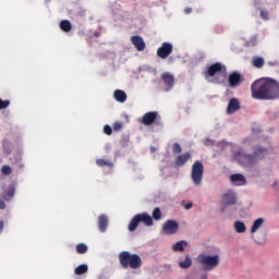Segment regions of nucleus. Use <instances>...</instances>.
I'll return each mask as SVG.
<instances>
[{
    "label": "nucleus",
    "mask_w": 279,
    "mask_h": 279,
    "mask_svg": "<svg viewBox=\"0 0 279 279\" xmlns=\"http://www.w3.org/2000/svg\"><path fill=\"white\" fill-rule=\"evenodd\" d=\"M253 99L274 101L279 99V82L274 78H258L251 85Z\"/></svg>",
    "instance_id": "nucleus-1"
},
{
    "label": "nucleus",
    "mask_w": 279,
    "mask_h": 279,
    "mask_svg": "<svg viewBox=\"0 0 279 279\" xmlns=\"http://www.w3.org/2000/svg\"><path fill=\"white\" fill-rule=\"evenodd\" d=\"M267 156V148L257 146L253 148V154H245L242 150H238L234 154L235 160L241 165L242 167H254L257 162H260L263 158Z\"/></svg>",
    "instance_id": "nucleus-2"
},
{
    "label": "nucleus",
    "mask_w": 279,
    "mask_h": 279,
    "mask_svg": "<svg viewBox=\"0 0 279 279\" xmlns=\"http://www.w3.org/2000/svg\"><path fill=\"white\" fill-rule=\"evenodd\" d=\"M118 258L123 269H128L129 267L131 269H141V266L143 265V259H141V256L137 254H131L128 251L121 252L118 255Z\"/></svg>",
    "instance_id": "nucleus-3"
},
{
    "label": "nucleus",
    "mask_w": 279,
    "mask_h": 279,
    "mask_svg": "<svg viewBox=\"0 0 279 279\" xmlns=\"http://www.w3.org/2000/svg\"><path fill=\"white\" fill-rule=\"evenodd\" d=\"M191 180L195 186L202 184V180H204V163L201 160H196L192 165Z\"/></svg>",
    "instance_id": "nucleus-4"
},
{
    "label": "nucleus",
    "mask_w": 279,
    "mask_h": 279,
    "mask_svg": "<svg viewBox=\"0 0 279 279\" xmlns=\"http://www.w3.org/2000/svg\"><path fill=\"white\" fill-rule=\"evenodd\" d=\"M198 260L204 266L205 271H213L219 265V255H201Z\"/></svg>",
    "instance_id": "nucleus-5"
},
{
    "label": "nucleus",
    "mask_w": 279,
    "mask_h": 279,
    "mask_svg": "<svg viewBox=\"0 0 279 279\" xmlns=\"http://www.w3.org/2000/svg\"><path fill=\"white\" fill-rule=\"evenodd\" d=\"M228 73V68L221 62L213 63L207 68V71L204 72V77L208 80V77H215V75H226Z\"/></svg>",
    "instance_id": "nucleus-6"
},
{
    "label": "nucleus",
    "mask_w": 279,
    "mask_h": 279,
    "mask_svg": "<svg viewBox=\"0 0 279 279\" xmlns=\"http://www.w3.org/2000/svg\"><path fill=\"white\" fill-rule=\"evenodd\" d=\"M143 125H154L155 123H160V114L158 111H148L140 121Z\"/></svg>",
    "instance_id": "nucleus-7"
},
{
    "label": "nucleus",
    "mask_w": 279,
    "mask_h": 279,
    "mask_svg": "<svg viewBox=\"0 0 279 279\" xmlns=\"http://www.w3.org/2000/svg\"><path fill=\"white\" fill-rule=\"evenodd\" d=\"M173 51V45L169 43H163L161 47L158 48L157 50V56L158 58H161V60H165L171 56Z\"/></svg>",
    "instance_id": "nucleus-8"
},
{
    "label": "nucleus",
    "mask_w": 279,
    "mask_h": 279,
    "mask_svg": "<svg viewBox=\"0 0 279 279\" xmlns=\"http://www.w3.org/2000/svg\"><path fill=\"white\" fill-rule=\"evenodd\" d=\"M221 202L223 206H234V204H236V193L232 190L227 191L222 195Z\"/></svg>",
    "instance_id": "nucleus-9"
},
{
    "label": "nucleus",
    "mask_w": 279,
    "mask_h": 279,
    "mask_svg": "<svg viewBox=\"0 0 279 279\" xmlns=\"http://www.w3.org/2000/svg\"><path fill=\"white\" fill-rule=\"evenodd\" d=\"M242 82H243V75H241V73L233 72L229 74V86H231V88H236V86H240Z\"/></svg>",
    "instance_id": "nucleus-10"
},
{
    "label": "nucleus",
    "mask_w": 279,
    "mask_h": 279,
    "mask_svg": "<svg viewBox=\"0 0 279 279\" xmlns=\"http://www.w3.org/2000/svg\"><path fill=\"white\" fill-rule=\"evenodd\" d=\"M236 110H241V102L236 98H231L227 107V114H234Z\"/></svg>",
    "instance_id": "nucleus-11"
},
{
    "label": "nucleus",
    "mask_w": 279,
    "mask_h": 279,
    "mask_svg": "<svg viewBox=\"0 0 279 279\" xmlns=\"http://www.w3.org/2000/svg\"><path fill=\"white\" fill-rule=\"evenodd\" d=\"M131 43L135 46V49L137 51H145V40L143 39V37L138 35L132 36Z\"/></svg>",
    "instance_id": "nucleus-12"
},
{
    "label": "nucleus",
    "mask_w": 279,
    "mask_h": 279,
    "mask_svg": "<svg viewBox=\"0 0 279 279\" xmlns=\"http://www.w3.org/2000/svg\"><path fill=\"white\" fill-rule=\"evenodd\" d=\"M161 80L163 84L167 86L166 90H171V88H173V82H175L173 74L166 72L161 75Z\"/></svg>",
    "instance_id": "nucleus-13"
},
{
    "label": "nucleus",
    "mask_w": 279,
    "mask_h": 279,
    "mask_svg": "<svg viewBox=\"0 0 279 279\" xmlns=\"http://www.w3.org/2000/svg\"><path fill=\"white\" fill-rule=\"evenodd\" d=\"M137 217L140 219V223H144V226L151 227L154 226V218L147 214V213H142L137 214Z\"/></svg>",
    "instance_id": "nucleus-14"
},
{
    "label": "nucleus",
    "mask_w": 279,
    "mask_h": 279,
    "mask_svg": "<svg viewBox=\"0 0 279 279\" xmlns=\"http://www.w3.org/2000/svg\"><path fill=\"white\" fill-rule=\"evenodd\" d=\"M162 231L166 234H175V220H167L162 226Z\"/></svg>",
    "instance_id": "nucleus-15"
},
{
    "label": "nucleus",
    "mask_w": 279,
    "mask_h": 279,
    "mask_svg": "<svg viewBox=\"0 0 279 279\" xmlns=\"http://www.w3.org/2000/svg\"><path fill=\"white\" fill-rule=\"evenodd\" d=\"M191 153H184L182 155L177 156L175 158V167H184L189 160H191Z\"/></svg>",
    "instance_id": "nucleus-16"
},
{
    "label": "nucleus",
    "mask_w": 279,
    "mask_h": 279,
    "mask_svg": "<svg viewBox=\"0 0 279 279\" xmlns=\"http://www.w3.org/2000/svg\"><path fill=\"white\" fill-rule=\"evenodd\" d=\"M98 230L99 232H106L108 230V216L100 215L98 217Z\"/></svg>",
    "instance_id": "nucleus-17"
},
{
    "label": "nucleus",
    "mask_w": 279,
    "mask_h": 279,
    "mask_svg": "<svg viewBox=\"0 0 279 279\" xmlns=\"http://www.w3.org/2000/svg\"><path fill=\"white\" fill-rule=\"evenodd\" d=\"M113 97L116 101H119L120 104H125V101H128V94H125L121 89H116L113 93Z\"/></svg>",
    "instance_id": "nucleus-18"
},
{
    "label": "nucleus",
    "mask_w": 279,
    "mask_h": 279,
    "mask_svg": "<svg viewBox=\"0 0 279 279\" xmlns=\"http://www.w3.org/2000/svg\"><path fill=\"white\" fill-rule=\"evenodd\" d=\"M15 192H16V190L14 189V186H12V185L9 186V187L2 193V198L4 199V202H12Z\"/></svg>",
    "instance_id": "nucleus-19"
},
{
    "label": "nucleus",
    "mask_w": 279,
    "mask_h": 279,
    "mask_svg": "<svg viewBox=\"0 0 279 279\" xmlns=\"http://www.w3.org/2000/svg\"><path fill=\"white\" fill-rule=\"evenodd\" d=\"M231 182H233V184H235L236 186H243L245 185L246 181H245V177L243 174H232L230 177Z\"/></svg>",
    "instance_id": "nucleus-20"
},
{
    "label": "nucleus",
    "mask_w": 279,
    "mask_h": 279,
    "mask_svg": "<svg viewBox=\"0 0 279 279\" xmlns=\"http://www.w3.org/2000/svg\"><path fill=\"white\" fill-rule=\"evenodd\" d=\"M138 223H141V218H138V214H137L131 219L128 226L129 232H134L136 228H138Z\"/></svg>",
    "instance_id": "nucleus-21"
},
{
    "label": "nucleus",
    "mask_w": 279,
    "mask_h": 279,
    "mask_svg": "<svg viewBox=\"0 0 279 279\" xmlns=\"http://www.w3.org/2000/svg\"><path fill=\"white\" fill-rule=\"evenodd\" d=\"M263 223H265V219L263 218H257L252 227H251V234H254V232H257V230H259L263 227Z\"/></svg>",
    "instance_id": "nucleus-22"
},
{
    "label": "nucleus",
    "mask_w": 279,
    "mask_h": 279,
    "mask_svg": "<svg viewBox=\"0 0 279 279\" xmlns=\"http://www.w3.org/2000/svg\"><path fill=\"white\" fill-rule=\"evenodd\" d=\"M97 167H108L109 169H112L114 167V163L110 161L109 159H96Z\"/></svg>",
    "instance_id": "nucleus-23"
},
{
    "label": "nucleus",
    "mask_w": 279,
    "mask_h": 279,
    "mask_svg": "<svg viewBox=\"0 0 279 279\" xmlns=\"http://www.w3.org/2000/svg\"><path fill=\"white\" fill-rule=\"evenodd\" d=\"M191 265H193V259L189 255L185 256L184 260L181 259L179 262V267H181V269H189V267H191Z\"/></svg>",
    "instance_id": "nucleus-24"
},
{
    "label": "nucleus",
    "mask_w": 279,
    "mask_h": 279,
    "mask_svg": "<svg viewBox=\"0 0 279 279\" xmlns=\"http://www.w3.org/2000/svg\"><path fill=\"white\" fill-rule=\"evenodd\" d=\"M60 29H62V32L69 33L71 29H73V25H71L69 20H63L60 22Z\"/></svg>",
    "instance_id": "nucleus-25"
},
{
    "label": "nucleus",
    "mask_w": 279,
    "mask_h": 279,
    "mask_svg": "<svg viewBox=\"0 0 279 279\" xmlns=\"http://www.w3.org/2000/svg\"><path fill=\"white\" fill-rule=\"evenodd\" d=\"M88 272V265L82 264L74 269L75 276H82Z\"/></svg>",
    "instance_id": "nucleus-26"
},
{
    "label": "nucleus",
    "mask_w": 279,
    "mask_h": 279,
    "mask_svg": "<svg viewBox=\"0 0 279 279\" xmlns=\"http://www.w3.org/2000/svg\"><path fill=\"white\" fill-rule=\"evenodd\" d=\"M252 63L256 69H263L265 66V59L263 57H254Z\"/></svg>",
    "instance_id": "nucleus-27"
},
{
    "label": "nucleus",
    "mask_w": 279,
    "mask_h": 279,
    "mask_svg": "<svg viewBox=\"0 0 279 279\" xmlns=\"http://www.w3.org/2000/svg\"><path fill=\"white\" fill-rule=\"evenodd\" d=\"M234 228L238 234H242V232H245V230H247V228L245 227V223L239 220L234 222Z\"/></svg>",
    "instance_id": "nucleus-28"
},
{
    "label": "nucleus",
    "mask_w": 279,
    "mask_h": 279,
    "mask_svg": "<svg viewBox=\"0 0 279 279\" xmlns=\"http://www.w3.org/2000/svg\"><path fill=\"white\" fill-rule=\"evenodd\" d=\"M151 218L155 219V221H160V219H162V211L160 210V207L154 208Z\"/></svg>",
    "instance_id": "nucleus-29"
},
{
    "label": "nucleus",
    "mask_w": 279,
    "mask_h": 279,
    "mask_svg": "<svg viewBox=\"0 0 279 279\" xmlns=\"http://www.w3.org/2000/svg\"><path fill=\"white\" fill-rule=\"evenodd\" d=\"M189 246V242L186 241H179L175 243V252H184V247Z\"/></svg>",
    "instance_id": "nucleus-30"
},
{
    "label": "nucleus",
    "mask_w": 279,
    "mask_h": 279,
    "mask_svg": "<svg viewBox=\"0 0 279 279\" xmlns=\"http://www.w3.org/2000/svg\"><path fill=\"white\" fill-rule=\"evenodd\" d=\"M76 252L77 254H86V252H88V246L84 243H80L76 245Z\"/></svg>",
    "instance_id": "nucleus-31"
},
{
    "label": "nucleus",
    "mask_w": 279,
    "mask_h": 279,
    "mask_svg": "<svg viewBox=\"0 0 279 279\" xmlns=\"http://www.w3.org/2000/svg\"><path fill=\"white\" fill-rule=\"evenodd\" d=\"M2 175H10L12 173V168L8 165L1 168Z\"/></svg>",
    "instance_id": "nucleus-32"
},
{
    "label": "nucleus",
    "mask_w": 279,
    "mask_h": 279,
    "mask_svg": "<svg viewBox=\"0 0 279 279\" xmlns=\"http://www.w3.org/2000/svg\"><path fill=\"white\" fill-rule=\"evenodd\" d=\"M10 106V100H3L0 98V110H5Z\"/></svg>",
    "instance_id": "nucleus-33"
},
{
    "label": "nucleus",
    "mask_w": 279,
    "mask_h": 279,
    "mask_svg": "<svg viewBox=\"0 0 279 279\" xmlns=\"http://www.w3.org/2000/svg\"><path fill=\"white\" fill-rule=\"evenodd\" d=\"M260 17L263 19V21H269V11L260 10Z\"/></svg>",
    "instance_id": "nucleus-34"
},
{
    "label": "nucleus",
    "mask_w": 279,
    "mask_h": 279,
    "mask_svg": "<svg viewBox=\"0 0 279 279\" xmlns=\"http://www.w3.org/2000/svg\"><path fill=\"white\" fill-rule=\"evenodd\" d=\"M104 132L107 134V136H110L112 134V128L108 124L104 126Z\"/></svg>",
    "instance_id": "nucleus-35"
},
{
    "label": "nucleus",
    "mask_w": 279,
    "mask_h": 279,
    "mask_svg": "<svg viewBox=\"0 0 279 279\" xmlns=\"http://www.w3.org/2000/svg\"><path fill=\"white\" fill-rule=\"evenodd\" d=\"M122 128H123V123L114 122V124H113L114 132H119V130H121Z\"/></svg>",
    "instance_id": "nucleus-36"
},
{
    "label": "nucleus",
    "mask_w": 279,
    "mask_h": 279,
    "mask_svg": "<svg viewBox=\"0 0 279 279\" xmlns=\"http://www.w3.org/2000/svg\"><path fill=\"white\" fill-rule=\"evenodd\" d=\"M182 206H184L185 210H191V208H193V203L190 202L187 204H184V202H182Z\"/></svg>",
    "instance_id": "nucleus-37"
},
{
    "label": "nucleus",
    "mask_w": 279,
    "mask_h": 279,
    "mask_svg": "<svg viewBox=\"0 0 279 279\" xmlns=\"http://www.w3.org/2000/svg\"><path fill=\"white\" fill-rule=\"evenodd\" d=\"M175 151L177 154H182V146L180 144H175Z\"/></svg>",
    "instance_id": "nucleus-38"
},
{
    "label": "nucleus",
    "mask_w": 279,
    "mask_h": 279,
    "mask_svg": "<svg viewBox=\"0 0 279 279\" xmlns=\"http://www.w3.org/2000/svg\"><path fill=\"white\" fill-rule=\"evenodd\" d=\"M191 12H193V9L191 7L184 9L185 14H191Z\"/></svg>",
    "instance_id": "nucleus-39"
},
{
    "label": "nucleus",
    "mask_w": 279,
    "mask_h": 279,
    "mask_svg": "<svg viewBox=\"0 0 279 279\" xmlns=\"http://www.w3.org/2000/svg\"><path fill=\"white\" fill-rule=\"evenodd\" d=\"M255 243H257V245H264L265 240H256L254 239Z\"/></svg>",
    "instance_id": "nucleus-40"
},
{
    "label": "nucleus",
    "mask_w": 279,
    "mask_h": 279,
    "mask_svg": "<svg viewBox=\"0 0 279 279\" xmlns=\"http://www.w3.org/2000/svg\"><path fill=\"white\" fill-rule=\"evenodd\" d=\"M5 208V202L0 201V210H4Z\"/></svg>",
    "instance_id": "nucleus-41"
},
{
    "label": "nucleus",
    "mask_w": 279,
    "mask_h": 279,
    "mask_svg": "<svg viewBox=\"0 0 279 279\" xmlns=\"http://www.w3.org/2000/svg\"><path fill=\"white\" fill-rule=\"evenodd\" d=\"M4 226H5V225H4L3 220H1V221H0V232H3Z\"/></svg>",
    "instance_id": "nucleus-42"
},
{
    "label": "nucleus",
    "mask_w": 279,
    "mask_h": 279,
    "mask_svg": "<svg viewBox=\"0 0 279 279\" xmlns=\"http://www.w3.org/2000/svg\"><path fill=\"white\" fill-rule=\"evenodd\" d=\"M156 151H157V148L154 146H150V154H156Z\"/></svg>",
    "instance_id": "nucleus-43"
},
{
    "label": "nucleus",
    "mask_w": 279,
    "mask_h": 279,
    "mask_svg": "<svg viewBox=\"0 0 279 279\" xmlns=\"http://www.w3.org/2000/svg\"><path fill=\"white\" fill-rule=\"evenodd\" d=\"M201 279H208V274H203V275L201 276Z\"/></svg>",
    "instance_id": "nucleus-44"
},
{
    "label": "nucleus",
    "mask_w": 279,
    "mask_h": 279,
    "mask_svg": "<svg viewBox=\"0 0 279 279\" xmlns=\"http://www.w3.org/2000/svg\"><path fill=\"white\" fill-rule=\"evenodd\" d=\"M172 251L175 252V244H172Z\"/></svg>",
    "instance_id": "nucleus-45"
},
{
    "label": "nucleus",
    "mask_w": 279,
    "mask_h": 279,
    "mask_svg": "<svg viewBox=\"0 0 279 279\" xmlns=\"http://www.w3.org/2000/svg\"><path fill=\"white\" fill-rule=\"evenodd\" d=\"M225 211H226V207H222L221 213H225Z\"/></svg>",
    "instance_id": "nucleus-46"
},
{
    "label": "nucleus",
    "mask_w": 279,
    "mask_h": 279,
    "mask_svg": "<svg viewBox=\"0 0 279 279\" xmlns=\"http://www.w3.org/2000/svg\"><path fill=\"white\" fill-rule=\"evenodd\" d=\"M175 230H178V222H175Z\"/></svg>",
    "instance_id": "nucleus-47"
}]
</instances>
